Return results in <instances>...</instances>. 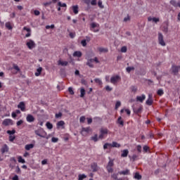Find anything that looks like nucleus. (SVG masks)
Instances as JSON below:
<instances>
[{
  "mask_svg": "<svg viewBox=\"0 0 180 180\" xmlns=\"http://www.w3.org/2000/svg\"><path fill=\"white\" fill-rule=\"evenodd\" d=\"M34 133L37 136H39V137H42V139H46L47 136V133L44 131L43 129H37L34 131Z\"/></svg>",
  "mask_w": 180,
  "mask_h": 180,
  "instance_id": "f257e3e1",
  "label": "nucleus"
},
{
  "mask_svg": "<svg viewBox=\"0 0 180 180\" xmlns=\"http://www.w3.org/2000/svg\"><path fill=\"white\" fill-rule=\"evenodd\" d=\"M133 108V110H134V113H135L136 115H140V113H141V112H143V105H139L137 107L136 106H132Z\"/></svg>",
  "mask_w": 180,
  "mask_h": 180,
  "instance_id": "f03ea898",
  "label": "nucleus"
},
{
  "mask_svg": "<svg viewBox=\"0 0 180 180\" xmlns=\"http://www.w3.org/2000/svg\"><path fill=\"white\" fill-rule=\"evenodd\" d=\"M120 79H122V77H120L119 75L112 76L110 78V82L111 84H113V85H116V84H117Z\"/></svg>",
  "mask_w": 180,
  "mask_h": 180,
  "instance_id": "7ed1b4c3",
  "label": "nucleus"
},
{
  "mask_svg": "<svg viewBox=\"0 0 180 180\" xmlns=\"http://www.w3.org/2000/svg\"><path fill=\"white\" fill-rule=\"evenodd\" d=\"M26 46L30 50H32V49H34V47H36V43H34L33 40L29 39L28 41L26 43Z\"/></svg>",
  "mask_w": 180,
  "mask_h": 180,
  "instance_id": "20e7f679",
  "label": "nucleus"
},
{
  "mask_svg": "<svg viewBox=\"0 0 180 180\" xmlns=\"http://www.w3.org/2000/svg\"><path fill=\"white\" fill-rule=\"evenodd\" d=\"M158 41L160 46H166L165 41H164V35H162V33L161 32L158 33Z\"/></svg>",
  "mask_w": 180,
  "mask_h": 180,
  "instance_id": "39448f33",
  "label": "nucleus"
},
{
  "mask_svg": "<svg viewBox=\"0 0 180 180\" xmlns=\"http://www.w3.org/2000/svg\"><path fill=\"white\" fill-rule=\"evenodd\" d=\"M172 72L174 75H178V73L180 72V65H172Z\"/></svg>",
  "mask_w": 180,
  "mask_h": 180,
  "instance_id": "423d86ee",
  "label": "nucleus"
},
{
  "mask_svg": "<svg viewBox=\"0 0 180 180\" xmlns=\"http://www.w3.org/2000/svg\"><path fill=\"white\" fill-rule=\"evenodd\" d=\"M109 131L108 130V129H103L101 128V129L100 130V135L98 136V139H100L101 140H102L103 139V137H105V136H106V134H108V132Z\"/></svg>",
  "mask_w": 180,
  "mask_h": 180,
  "instance_id": "0eeeda50",
  "label": "nucleus"
},
{
  "mask_svg": "<svg viewBox=\"0 0 180 180\" xmlns=\"http://www.w3.org/2000/svg\"><path fill=\"white\" fill-rule=\"evenodd\" d=\"M89 131H92V129H91V127H83L81 131L82 136H88L89 134Z\"/></svg>",
  "mask_w": 180,
  "mask_h": 180,
  "instance_id": "6e6552de",
  "label": "nucleus"
},
{
  "mask_svg": "<svg viewBox=\"0 0 180 180\" xmlns=\"http://www.w3.org/2000/svg\"><path fill=\"white\" fill-rule=\"evenodd\" d=\"M168 26H169V22L165 21L162 25V30L164 33H168Z\"/></svg>",
  "mask_w": 180,
  "mask_h": 180,
  "instance_id": "1a4fd4ad",
  "label": "nucleus"
},
{
  "mask_svg": "<svg viewBox=\"0 0 180 180\" xmlns=\"http://www.w3.org/2000/svg\"><path fill=\"white\" fill-rule=\"evenodd\" d=\"M91 168L93 172H98V171H99V167H98V163L96 162L91 163Z\"/></svg>",
  "mask_w": 180,
  "mask_h": 180,
  "instance_id": "9d476101",
  "label": "nucleus"
},
{
  "mask_svg": "<svg viewBox=\"0 0 180 180\" xmlns=\"http://www.w3.org/2000/svg\"><path fill=\"white\" fill-rule=\"evenodd\" d=\"M153 102H154V101L153 100V94H149L148 98L146 102V105H148V106H151V105H153Z\"/></svg>",
  "mask_w": 180,
  "mask_h": 180,
  "instance_id": "9b49d317",
  "label": "nucleus"
},
{
  "mask_svg": "<svg viewBox=\"0 0 180 180\" xmlns=\"http://www.w3.org/2000/svg\"><path fill=\"white\" fill-rule=\"evenodd\" d=\"M18 109H20L22 112H25L26 110V105L23 101L20 102V103L18 105Z\"/></svg>",
  "mask_w": 180,
  "mask_h": 180,
  "instance_id": "f8f14e48",
  "label": "nucleus"
},
{
  "mask_svg": "<svg viewBox=\"0 0 180 180\" xmlns=\"http://www.w3.org/2000/svg\"><path fill=\"white\" fill-rule=\"evenodd\" d=\"M3 126H9V124H13L12 120L5 119L2 122Z\"/></svg>",
  "mask_w": 180,
  "mask_h": 180,
  "instance_id": "ddd939ff",
  "label": "nucleus"
},
{
  "mask_svg": "<svg viewBox=\"0 0 180 180\" xmlns=\"http://www.w3.org/2000/svg\"><path fill=\"white\" fill-rule=\"evenodd\" d=\"M26 120L27 122H29V123H32L35 120L34 117L31 114H28L27 115Z\"/></svg>",
  "mask_w": 180,
  "mask_h": 180,
  "instance_id": "4468645a",
  "label": "nucleus"
},
{
  "mask_svg": "<svg viewBox=\"0 0 180 180\" xmlns=\"http://www.w3.org/2000/svg\"><path fill=\"white\" fill-rule=\"evenodd\" d=\"M145 100H146V95L144 94L136 96L137 102H141V103H143V102H144Z\"/></svg>",
  "mask_w": 180,
  "mask_h": 180,
  "instance_id": "2eb2a0df",
  "label": "nucleus"
},
{
  "mask_svg": "<svg viewBox=\"0 0 180 180\" xmlns=\"http://www.w3.org/2000/svg\"><path fill=\"white\" fill-rule=\"evenodd\" d=\"M23 30H26L27 33L25 34V37H30L32 36V30L27 27H24Z\"/></svg>",
  "mask_w": 180,
  "mask_h": 180,
  "instance_id": "dca6fc26",
  "label": "nucleus"
},
{
  "mask_svg": "<svg viewBox=\"0 0 180 180\" xmlns=\"http://www.w3.org/2000/svg\"><path fill=\"white\" fill-rule=\"evenodd\" d=\"M1 154H5V153H8V151H9V148L8 147V145L4 144L1 149Z\"/></svg>",
  "mask_w": 180,
  "mask_h": 180,
  "instance_id": "f3484780",
  "label": "nucleus"
},
{
  "mask_svg": "<svg viewBox=\"0 0 180 180\" xmlns=\"http://www.w3.org/2000/svg\"><path fill=\"white\" fill-rule=\"evenodd\" d=\"M118 174H120V175H130V170L127 169L125 170L119 172Z\"/></svg>",
  "mask_w": 180,
  "mask_h": 180,
  "instance_id": "a211bd4d",
  "label": "nucleus"
},
{
  "mask_svg": "<svg viewBox=\"0 0 180 180\" xmlns=\"http://www.w3.org/2000/svg\"><path fill=\"white\" fill-rule=\"evenodd\" d=\"M151 20H153L155 23H158V22H160V18H157L155 17H154V18L148 17V21L151 22Z\"/></svg>",
  "mask_w": 180,
  "mask_h": 180,
  "instance_id": "6ab92c4d",
  "label": "nucleus"
},
{
  "mask_svg": "<svg viewBox=\"0 0 180 180\" xmlns=\"http://www.w3.org/2000/svg\"><path fill=\"white\" fill-rule=\"evenodd\" d=\"M58 64V65H62V67H67V65H68V61H63L59 60Z\"/></svg>",
  "mask_w": 180,
  "mask_h": 180,
  "instance_id": "aec40b11",
  "label": "nucleus"
},
{
  "mask_svg": "<svg viewBox=\"0 0 180 180\" xmlns=\"http://www.w3.org/2000/svg\"><path fill=\"white\" fill-rule=\"evenodd\" d=\"M117 123L121 126V127H123L124 126V122L123 120H122V117H119L117 121Z\"/></svg>",
  "mask_w": 180,
  "mask_h": 180,
  "instance_id": "412c9836",
  "label": "nucleus"
},
{
  "mask_svg": "<svg viewBox=\"0 0 180 180\" xmlns=\"http://www.w3.org/2000/svg\"><path fill=\"white\" fill-rule=\"evenodd\" d=\"M73 57H82V52L79 51H76L73 53Z\"/></svg>",
  "mask_w": 180,
  "mask_h": 180,
  "instance_id": "4be33fe9",
  "label": "nucleus"
},
{
  "mask_svg": "<svg viewBox=\"0 0 180 180\" xmlns=\"http://www.w3.org/2000/svg\"><path fill=\"white\" fill-rule=\"evenodd\" d=\"M93 63H94V59H92V58L88 59V61L86 63V65L90 67V68H94V64H92Z\"/></svg>",
  "mask_w": 180,
  "mask_h": 180,
  "instance_id": "5701e85b",
  "label": "nucleus"
},
{
  "mask_svg": "<svg viewBox=\"0 0 180 180\" xmlns=\"http://www.w3.org/2000/svg\"><path fill=\"white\" fill-rule=\"evenodd\" d=\"M127 155H129V150L125 149L122 151L121 157L124 158L127 157Z\"/></svg>",
  "mask_w": 180,
  "mask_h": 180,
  "instance_id": "b1692460",
  "label": "nucleus"
},
{
  "mask_svg": "<svg viewBox=\"0 0 180 180\" xmlns=\"http://www.w3.org/2000/svg\"><path fill=\"white\" fill-rule=\"evenodd\" d=\"M72 9L73 11V13H75V15H77L78 12H79V7L77 5L76 6H72Z\"/></svg>",
  "mask_w": 180,
  "mask_h": 180,
  "instance_id": "393cba45",
  "label": "nucleus"
},
{
  "mask_svg": "<svg viewBox=\"0 0 180 180\" xmlns=\"http://www.w3.org/2000/svg\"><path fill=\"white\" fill-rule=\"evenodd\" d=\"M13 70H15L16 72L14 74H17L18 72H20V68H19V66L16 64H13Z\"/></svg>",
  "mask_w": 180,
  "mask_h": 180,
  "instance_id": "a878e982",
  "label": "nucleus"
},
{
  "mask_svg": "<svg viewBox=\"0 0 180 180\" xmlns=\"http://www.w3.org/2000/svg\"><path fill=\"white\" fill-rule=\"evenodd\" d=\"M41 71H43V68L39 67L38 69H37V72H35V76L39 77L40 74H41Z\"/></svg>",
  "mask_w": 180,
  "mask_h": 180,
  "instance_id": "bb28decb",
  "label": "nucleus"
},
{
  "mask_svg": "<svg viewBox=\"0 0 180 180\" xmlns=\"http://www.w3.org/2000/svg\"><path fill=\"white\" fill-rule=\"evenodd\" d=\"M134 178L135 179L140 180V179H141L142 176H141V174L139 173V172H137L135 173V174L134 176Z\"/></svg>",
  "mask_w": 180,
  "mask_h": 180,
  "instance_id": "cd10ccee",
  "label": "nucleus"
},
{
  "mask_svg": "<svg viewBox=\"0 0 180 180\" xmlns=\"http://www.w3.org/2000/svg\"><path fill=\"white\" fill-rule=\"evenodd\" d=\"M111 147H115L116 148H120L121 146L116 141H113L111 144Z\"/></svg>",
  "mask_w": 180,
  "mask_h": 180,
  "instance_id": "c85d7f7f",
  "label": "nucleus"
},
{
  "mask_svg": "<svg viewBox=\"0 0 180 180\" xmlns=\"http://www.w3.org/2000/svg\"><path fill=\"white\" fill-rule=\"evenodd\" d=\"M34 147V145L33 143L27 144L25 146V150L29 151V150H31V148H33Z\"/></svg>",
  "mask_w": 180,
  "mask_h": 180,
  "instance_id": "c756f323",
  "label": "nucleus"
},
{
  "mask_svg": "<svg viewBox=\"0 0 180 180\" xmlns=\"http://www.w3.org/2000/svg\"><path fill=\"white\" fill-rule=\"evenodd\" d=\"M85 96V89L84 87H82L80 89V98H84Z\"/></svg>",
  "mask_w": 180,
  "mask_h": 180,
  "instance_id": "7c9ffc66",
  "label": "nucleus"
},
{
  "mask_svg": "<svg viewBox=\"0 0 180 180\" xmlns=\"http://www.w3.org/2000/svg\"><path fill=\"white\" fill-rule=\"evenodd\" d=\"M170 4L174 6V8H178L179 6V3H176L175 0L170 1Z\"/></svg>",
  "mask_w": 180,
  "mask_h": 180,
  "instance_id": "2f4dec72",
  "label": "nucleus"
},
{
  "mask_svg": "<svg viewBox=\"0 0 180 180\" xmlns=\"http://www.w3.org/2000/svg\"><path fill=\"white\" fill-rule=\"evenodd\" d=\"M6 27L8 30H12V29H13L12 25H11L10 22H6Z\"/></svg>",
  "mask_w": 180,
  "mask_h": 180,
  "instance_id": "473e14b6",
  "label": "nucleus"
},
{
  "mask_svg": "<svg viewBox=\"0 0 180 180\" xmlns=\"http://www.w3.org/2000/svg\"><path fill=\"white\" fill-rule=\"evenodd\" d=\"M91 140L96 143V141H98V134H95L94 136H91Z\"/></svg>",
  "mask_w": 180,
  "mask_h": 180,
  "instance_id": "72a5a7b5",
  "label": "nucleus"
},
{
  "mask_svg": "<svg viewBox=\"0 0 180 180\" xmlns=\"http://www.w3.org/2000/svg\"><path fill=\"white\" fill-rule=\"evenodd\" d=\"M46 126L49 130H51V129H53V124L50 123L49 122H46Z\"/></svg>",
  "mask_w": 180,
  "mask_h": 180,
  "instance_id": "f704fd0d",
  "label": "nucleus"
},
{
  "mask_svg": "<svg viewBox=\"0 0 180 180\" xmlns=\"http://www.w3.org/2000/svg\"><path fill=\"white\" fill-rule=\"evenodd\" d=\"M98 51H100V53H108V49L105 48H99Z\"/></svg>",
  "mask_w": 180,
  "mask_h": 180,
  "instance_id": "c9c22d12",
  "label": "nucleus"
},
{
  "mask_svg": "<svg viewBox=\"0 0 180 180\" xmlns=\"http://www.w3.org/2000/svg\"><path fill=\"white\" fill-rule=\"evenodd\" d=\"M18 158V162H21V164H25V162H26L25 159L22 158V156H19Z\"/></svg>",
  "mask_w": 180,
  "mask_h": 180,
  "instance_id": "e433bc0d",
  "label": "nucleus"
},
{
  "mask_svg": "<svg viewBox=\"0 0 180 180\" xmlns=\"http://www.w3.org/2000/svg\"><path fill=\"white\" fill-rule=\"evenodd\" d=\"M16 133V130L13 129L12 131L8 130L7 131V134H9L10 136H12V134H15Z\"/></svg>",
  "mask_w": 180,
  "mask_h": 180,
  "instance_id": "4c0bfd02",
  "label": "nucleus"
},
{
  "mask_svg": "<svg viewBox=\"0 0 180 180\" xmlns=\"http://www.w3.org/2000/svg\"><path fill=\"white\" fill-rule=\"evenodd\" d=\"M98 6L100 9H103V8H105V6L102 4V1L101 0L98 1Z\"/></svg>",
  "mask_w": 180,
  "mask_h": 180,
  "instance_id": "58836bf2",
  "label": "nucleus"
},
{
  "mask_svg": "<svg viewBox=\"0 0 180 180\" xmlns=\"http://www.w3.org/2000/svg\"><path fill=\"white\" fill-rule=\"evenodd\" d=\"M65 124V123L64 122V121H59L57 123L58 127H61V126H64Z\"/></svg>",
  "mask_w": 180,
  "mask_h": 180,
  "instance_id": "ea45409f",
  "label": "nucleus"
},
{
  "mask_svg": "<svg viewBox=\"0 0 180 180\" xmlns=\"http://www.w3.org/2000/svg\"><path fill=\"white\" fill-rule=\"evenodd\" d=\"M108 147H112V143H106L103 146L104 150H107Z\"/></svg>",
  "mask_w": 180,
  "mask_h": 180,
  "instance_id": "a19ab883",
  "label": "nucleus"
},
{
  "mask_svg": "<svg viewBox=\"0 0 180 180\" xmlns=\"http://www.w3.org/2000/svg\"><path fill=\"white\" fill-rule=\"evenodd\" d=\"M94 82H96V84H98V85H102V80L100 79H95Z\"/></svg>",
  "mask_w": 180,
  "mask_h": 180,
  "instance_id": "79ce46f5",
  "label": "nucleus"
},
{
  "mask_svg": "<svg viewBox=\"0 0 180 180\" xmlns=\"http://www.w3.org/2000/svg\"><path fill=\"white\" fill-rule=\"evenodd\" d=\"M58 5L61 8H67V4L65 3L61 4V2H58Z\"/></svg>",
  "mask_w": 180,
  "mask_h": 180,
  "instance_id": "37998d69",
  "label": "nucleus"
},
{
  "mask_svg": "<svg viewBox=\"0 0 180 180\" xmlns=\"http://www.w3.org/2000/svg\"><path fill=\"white\" fill-rule=\"evenodd\" d=\"M106 169H107L108 172H109V173L113 172V168L112 167L107 166Z\"/></svg>",
  "mask_w": 180,
  "mask_h": 180,
  "instance_id": "c03bdc74",
  "label": "nucleus"
},
{
  "mask_svg": "<svg viewBox=\"0 0 180 180\" xmlns=\"http://www.w3.org/2000/svg\"><path fill=\"white\" fill-rule=\"evenodd\" d=\"M122 105V103H120V101H117L116 104H115V109L117 110L119 109V108H120Z\"/></svg>",
  "mask_w": 180,
  "mask_h": 180,
  "instance_id": "a18cd8bd",
  "label": "nucleus"
},
{
  "mask_svg": "<svg viewBox=\"0 0 180 180\" xmlns=\"http://www.w3.org/2000/svg\"><path fill=\"white\" fill-rule=\"evenodd\" d=\"M90 4L92 6H95L98 4V1L96 0H91L90 1Z\"/></svg>",
  "mask_w": 180,
  "mask_h": 180,
  "instance_id": "49530a36",
  "label": "nucleus"
},
{
  "mask_svg": "<svg viewBox=\"0 0 180 180\" xmlns=\"http://www.w3.org/2000/svg\"><path fill=\"white\" fill-rule=\"evenodd\" d=\"M86 178V176L85 174H79V180H84Z\"/></svg>",
  "mask_w": 180,
  "mask_h": 180,
  "instance_id": "de8ad7c7",
  "label": "nucleus"
},
{
  "mask_svg": "<svg viewBox=\"0 0 180 180\" xmlns=\"http://www.w3.org/2000/svg\"><path fill=\"white\" fill-rule=\"evenodd\" d=\"M157 94L160 96H162V95H164V91L162 89H159V90H158Z\"/></svg>",
  "mask_w": 180,
  "mask_h": 180,
  "instance_id": "09e8293b",
  "label": "nucleus"
},
{
  "mask_svg": "<svg viewBox=\"0 0 180 180\" xmlns=\"http://www.w3.org/2000/svg\"><path fill=\"white\" fill-rule=\"evenodd\" d=\"M131 92H134L135 94V92H137V87H136L134 86H131Z\"/></svg>",
  "mask_w": 180,
  "mask_h": 180,
  "instance_id": "8fccbe9b",
  "label": "nucleus"
},
{
  "mask_svg": "<svg viewBox=\"0 0 180 180\" xmlns=\"http://www.w3.org/2000/svg\"><path fill=\"white\" fill-rule=\"evenodd\" d=\"M126 70L127 72H131V71L134 70V67H127Z\"/></svg>",
  "mask_w": 180,
  "mask_h": 180,
  "instance_id": "3c124183",
  "label": "nucleus"
},
{
  "mask_svg": "<svg viewBox=\"0 0 180 180\" xmlns=\"http://www.w3.org/2000/svg\"><path fill=\"white\" fill-rule=\"evenodd\" d=\"M143 148V152L144 153H148V150H150V147H148L147 146H144Z\"/></svg>",
  "mask_w": 180,
  "mask_h": 180,
  "instance_id": "603ef678",
  "label": "nucleus"
},
{
  "mask_svg": "<svg viewBox=\"0 0 180 180\" xmlns=\"http://www.w3.org/2000/svg\"><path fill=\"white\" fill-rule=\"evenodd\" d=\"M132 160L133 161H137V160H139V155H133Z\"/></svg>",
  "mask_w": 180,
  "mask_h": 180,
  "instance_id": "864d4df0",
  "label": "nucleus"
},
{
  "mask_svg": "<svg viewBox=\"0 0 180 180\" xmlns=\"http://www.w3.org/2000/svg\"><path fill=\"white\" fill-rule=\"evenodd\" d=\"M62 116H63V113L62 112H58V113L56 114L55 117L56 119H58V118L61 117Z\"/></svg>",
  "mask_w": 180,
  "mask_h": 180,
  "instance_id": "5fc2aeb1",
  "label": "nucleus"
},
{
  "mask_svg": "<svg viewBox=\"0 0 180 180\" xmlns=\"http://www.w3.org/2000/svg\"><path fill=\"white\" fill-rule=\"evenodd\" d=\"M15 139H16V136L12 135L9 136V141H14Z\"/></svg>",
  "mask_w": 180,
  "mask_h": 180,
  "instance_id": "6e6d98bb",
  "label": "nucleus"
},
{
  "mask_svg": "<svg viewBox=\"0 0 180 180\" xmlns=\"http://www.w3.org/2000/svg\"><path fill=\"white\" fill-rule=\"evenodd\" d=\"M121 51H122V53H127V47H126V46H122V47L121 48Z\"/></svg>",
  "mask_w": 180,
  "mask_h": 180,
  "instance_id": "4d7b16f0",
  "label": "nucleus"
},
{
  "mask_svg": "<svg viewBox=\"0 0 180 180\" xmlns=\"http://www.w3.org/2000/svg\"><path fill=\"white\" fill-rule=\"evenodd\" d=\"M81 44L83 46V47L86 46V39L82 40Z\"/></svg>",
  "mask_w": 180,
  "mask_h": 180,
  "instance_id": "13d9d810",
  "label": "nucleus"
},
{
  "mask_svg": "<svg viewBox=\"0 0 180 180\" xmlns=\"http://www.w3.org/2000/svg\"><path fill=\"white\" fill-rule=\"evenodd\" d=\"M114 165L115 164L113 163V160H110L108 162V164L107 167H113Z\"/></svg>",
  "mask_w": 180,
  "mask_h": 180,
  "instance_id": "bf43d9fd",
  "label": "nucleus"
},
{
  "mask_svg": "<svg viewBox=\"0 0 180 180\" xmlns=\"http://www.w3.org/2000/svg\"><path fill=\"white\" fill-rule=\"evenodd\" d=\"M51 141L52 143H57L58 141V138L52 137Z\"/></svg>",
  "mask_w": 180,
  "mask_h": 180,
  "instance_id": "052dcab7",
  "label": "nucleus"
},
{
  "mask_svg": "<svg viewBox=\"0 0 180 180\" xmlns=\"http://www.w3.org/2000/svg\"><path fill=\"white\" fill-rule=\"evenodd\" d=\"M68 91L70 94V95H74V90H72V87H69Z\"/></svg>",
  "mask_w": 180,
  "mask_h": 180,
  "instance_id": "680f3d73",
  "label": "nucleus"
},
{
  "mask_svg": "<svg viewBox=\"0 0 180 180\" xmlns=\"http://www.w3.org/2000/svg\"><path fill=\"white\" fill-rule=\"evenodd\" d=\"M113 89V88L109 86H105V90L108 91V92H110V91H112Z\"/></svg>",
  "mask_w": 180,
  "mask_h": 180,
  "instance_id": "e2e57ef3",
  "label": "nucleus"
},
{
  "mask_svg": "<svg viewBox=\"0 0 180 180\" xmlns=\"http://www.w3.org/2000/svg\"><path fill=\"white\" fill-rule=\"evenodd\" d=\"M81 84H82V85H88V82L84 79H81Z\"/></svg>",
  "mask_w": 180,
  "mask_h": 180,
  "instance_id": "0e129e2a",
  "label": "nucleus"
},
{
  "mask_svg": "<svg viewBox=\"0 0 180 180\" xmlns=\"http://www.w3.org/2000/svg\"><path fill=\"white\" fill-rule=\"evenodd\" d=\"M136 150H137V151H138V153H141V145H138L137 146H136Z\"/></svg>",
  "mask_w": 180,
  "mask_h": 180,
  "instance_id": "69168bd1",
  "label": "nucleus"
},
{
  "mask_svg": "<svg viewBox=\"0 0 180 180\" xmlns=\"http://www.w3.org/2000/svg\"><path fill=\"white\" fill-rule=\"evenodd\" d=\"M79 122H80V123H84V122H85V117L84 116H82L79 118Z\"/></svg>",
  "mask_w": 180,
  "mask_h": 180,
  "instance_id": "338daca9",
  "label": "nucleus"
},
{
  "mask_svg": "<svg viewBox=\"0 0 180 180\" xmlns=\"http://www.w3.org/2000/svg\"><path fill=\"white\" fill-rule=\"evenodd\" d=\"M112 178H113L115 180H117L119 179L117 178V174H113L112 176H111Z\"/></svg>",
  "mask_w": 180,
  "mask_h": 180,
  "instance_id": "774afa93",
  "label": "nucleus"
}]
</instances>
